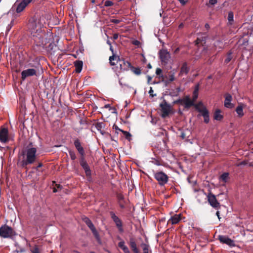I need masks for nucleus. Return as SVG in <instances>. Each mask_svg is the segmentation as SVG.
Masks as SVG:
<instances>
[{
	"instance_id": "f257e3e1",
	"label": "nucleus",
	"mask_w": 253,
	"mask_h": 253,
	"mask_svg": "<svg viewBox=\"0 0 253 253\" xmlns=\"http://www.w3.org/2000/svg\"><path fill=\"white\" fill-rule=\"evenodd\" d=\"M42 24L38 18L34 17L30 20L29 30L35 44L39 46H45L49 42L50 40L48 38V35L42 32Z\"/></svg>"
},
{
	"instance_id": "f03ea898",
	"label": "nucleus",
	"mask_w": 253,
	"mask_h": 253,
	"mask_svg": "<svg viewBox=\"0 0 253 253\" xmlns=\"http://www.w3.org/2000/svg\"><path fill=\"white\" fill-rule=\"evenodd\" d=\"M36 153L37 149L33 147L32 143H30L22 152L21 155L23 156V160L19 162L21 166L25 168L27 165L33 164L36 162L37 159Z\"/></svg>"
},
{
	"instance_id": "7ed1b4c3",
	"label": "nucleus",
	"mask_w": 253,
	"mask_h": 253,
	"mask_svg": "<svg viewBox=\"0 0 253 253\" xmlns=\"http://www.w3.org/2000/svg\"><path fill=\"white\" fill-rule=\"evenodd\" d=\"M160 107L161 111V116L163 118H165L173 113L172 106L168 104L165 100H164L160 104Z\"/></svg>"
},
{
	"instance_id": "20e7f679",
	"label": "nucleus",
	"mask_w": 253,
	"mask_h": 253,
	"mask_svg": "<svg viewBox=\"0 0 253 253\" xmlns=\"http://www.w3.org/2000/svg\"><path fill=\"white\" fill-rule=\"evenodd\" d=\"M0 237L4 238H12L15 236V231L10 226L7 225H2L0 228Z\"/></svg>"
},
{
	"instance_id": "39448f33",
	"label": "nucleus",
	"mask_w": 253,
	"mask_h": 253,
	"mask_svg": "<svg viewBox=\"0 0 253 253\" xmlns=\"http://www.w3.org/2000/svg\"><path fill=\"white\" fill-rule=\"evenodd\" d=\"M154 176L158 184L161 186H164L167 184L169 180V176L163 171H156L154 174Z\"/></svg>"
},
{
	"instance_id": "423d86ee",
	"label": "nucleus",
	"mask_w": 253,
	"mask_h": 253,
	"mask_svg": "<svg viewBox=\"0 0 253 253\" xmlns=\"http://www.w3.org/2000/svg\"><path fill=\"white\" fill-rule=\"evenodd\" d=\"M206 195L208 201L210 205L215 209H219L220 207V203L217 201L215 196L211 192H210L208 195L206 193L204 194Z\"/></svg>"
},
{
	"instance_id": "0eeeda50",
	"label": "nucleus",
	"mask_w": 253,
	"mask_h": 253,
	"mask_svg": "<svg viewBox=\"0 0 253 253\" xmlns=\"http://www.w3.org/2000/svg\"><path fill=\"white\" fill-rule=\"evenodd\" d=\"M160 57L162 64L166 65L170 59V55L166 49H161L159 51Z\"/></svg>"
},
{
	"instance_id": "6e6552de",
	"label": "nucleus",
	"mask_w": 253,
	"mask_h": 253,
	"mask_svg": "<svg viewBox=\"0 0 253 253\" xmlns=\"http://www.w3.org/2000/svg\"><path fill=\"white\" fill-rule=\"evenodd\" d=\"M33 0H22L20 2L15 3L14 6H16V11L20 13Z\"/></svg>"
},
{
	"instance_id": "1a4fd4ad",
	"label": "nucleus",
	"mask_w": 253,
	"mask_h": 253,
	"mask_svg": "<svg viewBox=\"0 0 253 253\" xmlns=\"http://www.w3.org/2000/svg\"><path fill=\"white\" fill-rule=\"evenodd\" d=\"M110 215L119 231L121 233H122L124 231V229L123 228V223L121 220L117 215H116V214L113 212H111Z\"/></svg>"
},
{
	"instance_id": "9d476101",
	"label": "nucleus",
	"mask_w": 253,
	"mask_h": 253,
	"mask_svg": "<svg viewBox=\"0 0 253 253\" xmlns=\"http://www.w3.org/2000/svg\"><path fill=\"white\" fill-rule=\"evenodd\" d=\"M9 140L8 131L7 128L1 127L0 129V141L5 143Z\"/></svg>"
},
{
	"instance_id": "9b49d317",
	"label": "nucleus",
	"mask_w": 253,
	"mask_h": 253,
	"mask_svg": "<svg viewBox=\"0 0 253 253\" xmlns=\"http://www.w3.org/2000/svg\"><path fill=\"white\" fill-rule=\"evenodd\" d=\"M218 238L222 243L226 244L230 247L235 246L234 242L226 236L219 235Z\"/></svg>"
},
{
	"instance_id": "f8f14e48",
	"label": "nucleus",
	"mask_w": 253,
	"mask_h": 253,
	"mask_svg": "<svg viewBox=\"0 0 253 253\" xmlns=\"http://www.w3.org/2000/svg\"><path fill=\"white\" fill-rule=\"evenodd\" d=\"M36 73L37 72L34 69H28L23 70L21 73V78L24 81L28 77L35 75Z\"/></svg>"
},
{
	"instance_id": "ddd939ff",
	"label": "nucleus",
	"mask_w": 253,
	"mask_h": 253,
	"mask_svg": "<svg viewBox=\"0 0 253 253\" xmlns=\"http://www.w3.org/2000/svg\"><path fill=\"white\" fill-rule=\"evenodd\" d=\"M75 147L78 151L81 156L85 155V152L84 148L82 146L81 142L79 139H76L74 142Z\"/></svg>"
},
{
	"instance_id": "4468645a",
	"label": "nucleus",
	"mask_w": 253,
	"mask_h": 253,
	"mask_svg": "<svg viewBox=\"0 0 253 253\" xmlns=\"http://www.w3.org/2000/svg\"><path fill=\"white\" fill-rule=\"evenodd\" d=\"M129 245L134 253H139V250L137 248V244L134 238H130Z\"/></svg>"
},
{
	"instance_id": "2eb2a0df",
	"label": "nucleus",
	"mask_w": 253,
	"mask_h": 253,
	"mask_svg": "<svg viewBox=\"0 0 253 253\" xmlns=\"http://www.w3.org/2000/svg\"><path fill=\"white\" fill-rule=\"evenodd\" d=\"M225 101H224V105L226 107L229 108H232L233 107V105L231 103V101L232 99V96L229 94L226 93L225 95Z\"/></svg>"
},
{
	"instance_id": "dca6fc26",
	"label": "nucleus",
	"mask_w": 253,
	"mask_h": 253,
	"mask_svg": "<svg viewBox=\"0 0 253 253\" xmlns=\"http://www.w3.org/2000/svg\"><path fill=\"white\" fill-rule=\"evenodd\" d=\"M88 228L90 229L91 231L92 234H93L94 236L95 237V239L97 240V241L99 242H100V238L99 237V233H98L97 231L96 230L95 227H94L93 224L92 222L87 225Z\"/></svg>"
},
{
	"instance_id": "f3484780",
	"label": "nucleus",
	"mask_w": 253,
	"mask_h": 253,
	"mask_svg": "<svg viewBox=\"0 0 253 253\" xmlns=\"http://www.w3.org/2000/svg\"><path fill=\"white\" fill-rule=\"evenodd\" d=\"M110 50L112 52L113 55L109 57V63L111 66H114L116 64V63L113 61L116 60L118 62L119 60H120V58L119 56L115 55L114 53V49L112 45L110 46Z\"/></svg>"
},
{
	"instance_id": "a211bd4d",
	"label": "nucleus",
	"mask_w": 253,
	"mask_h": 253,
	"mask_svg": "<svg viewBox=\"0 0 253 253\" xmlns=\"http://www.w3.org/2000/svg\"><path fill=\"white\" fill-rule=\"evenodd\" d=\"M246 106V105L243 103H239V105L237 107L236 109V112L238 114V116L239 118L242 117L244 115V113L243 112V108Z\"/></svg>"
},
{
	"instance_id": "6ab92c4d",
	"label": "nucleus",
	"mask_w": 253,
	"mask_h": 253,
	"mask_svg": "<svg viewBox=\"0 0 253 253\" xmlns=\"http://www.w3.org/2000/svg\"><path fill=\"white\" fill-rule=\"evenodd\" d=\"M181 219V214H175L171 216L170 219L169 220V222H170L172 224H175L178 223Z\"/></svg>"
},
{
	"instance_id": "aec40b11",
	"label": "nucleus",
	"mask_w": 253,
	"mask_h": 253,
	"mask_svg": "<svg viewBox=\"0 0 253 253\" xmlns=\"http://www.w3.org/2000/svg\"><path fill=\"white\" fill-rule=\"evenodd\" d=\"M183 104L185 108H189L194 105V102L188 96H186L183 98Z\"/></svg>"
},
{
	"instance_id": "412c9836",
	"label": "nucleus",
	"mask_w": 253,
	"mask_h": 253,
	"mask_svg": "<svg viewBox=\"0 0 253 253\" xmlns=\"http://www.w3.org/2000/svg\"><path fill=\"white\" fill-rule=\"evenodd\" d=\"M120 66L121 70H128L131 65L128 61L123 60L122 63H120Z\"/></svg>"
},
{
	"instance_id": "4be33fe9",
	"label": "nucleus",
	"mask_w": 253,
	"mask_h": 253,
	"mask_svg": "<svg viewBox=\"0 0 253 253\" xmlns=\"http://www.w3.org/2000/svg\"><path fill=\"white\" fill-rule=\"evenodd\" d=\"M189 68L187 67V64L186 62L182 64V66L180 69V71L179 73V76H181L183 75H186L189 72Z\"/></svg>"
},
{
	"instance_id": "5701e85b",
	"label": "nucleus",
	"mask_w": 253,
	"mask_h": 253,
	"mask_svg": "<svg viewBox=\"0 0 253 253\" xmlns=\"http://www.w3.org/2000/svg\"><path fill=\"white\" fill-rule=\"evenodd\" d=\"M118 247L123 251L124 253H130L128 247L125 245L124 241H121L118 243Z\"/></svg>"
},
{
	"instance_id": "b1692460",
	"label": "nucleus",
	"mask_w": 253,
	"mask_h": 253,
	"mask_svg": "<svg viewBox=\"0 0 253 253\" xmlns=\"http://www.w3.org/2000/svg\"><path fill=\"white\" fill-rule=\"evenodd\" d=\"M74 65L76 68V72L80 73L82 70L83 63L82 61H76L74 62Z\"/></svg>"
},
{
	"instance_id": "393cba45",
	"label": "nucleus",
	"mask_w": 253,
	"mask_h": 253,
	"mask_svg": "<svg viewBox=\"0 0 253 253\" xmlns=\"http://www.w3.org/2000/svg\"><path fill=\"white\" fill-rule=\"evenodd\" d=\"M141 247L142 248L143 253H152L149 245L142 243L141 244Z\"/></svg>"
},
{
	"instance_id": "a878e982",
	"label": "nucleus",
	"mask_w": 253,
	"mask_h": 253,
	"mask_svg": "<svg viewBox=\"0 0 253 253\" xmlns=\"http://www.w3.org/2000/svg\"><path fill=\"white\" fill-rule=\"evenodd\" d=\"M223 118L220 110H216L214 113V119L217 121H220Z\"/></svg>"
},
{
	"instance_id": "bb28decb",
	"label": "nucleus",
	"mask_w": 253,
	"mask_h": 253,
	"mask_svg": "<svg viewBox=\"0 0 253 253\" xmlns=\"http://www.w3.org/2000/svg\"><path fill=\"white\" fill-rule=\"evenodd\" d=\"M129 69L136 75L139 76L141 74V70L139 68H136L131 66Z\"/></svg>"
},
{
	"instance_id": "cd10ccee",
	"label": "nucleus",
	"mask_w": 253,
	"mask_h": 253,
	"mask_svg": "<svg viewBox=\"0 0 253 253\" xmlns=\"http://www.w3.org/2000/svg\"><path fill=\"white\" fill-rule=\"evenodd\" d=\"M80 164L83 168L88 165L86 161L85 160L84 156H81L80 159Z\"/></svg>"
},
{
	"instance_id": "c85d7f7f",
	"label": "nucleus",
	"mask_w": 253,
	"mask_h": 253,
	"mask_svg": "<svg viewBox=\"0 0 253 253\" xmlns=\"http://www.w3.org/2000/svg\"><path fill=\"white\" fill-rule=\"evenodd\" d=\"M229 178V173L224 172L220 177V179L224 182H227Z\"/></svg>"
},
{
	"instance_id": "c756f323",
	"label": "nucleus",
	"mask_w": 253,
	"mask_h": 253,
	"mask_svg": "<svg viewBox=\"0 0 253 253\" xmlns=\"http://www.w3.org/2000/svg\"><path fill=\"white\" fill-rule=\"evenodd\" d=\"M95 127L102 133V129L105 127V124L102 122H98L95 124Z\"/></svg>"
},
{
	"instance_id": "7c9ffc66",
	"label": "nucleus",
	"mask_w": 253,
	"mask_h": 253,
	"mask_svg": "<svg viewBox=\"0 0 253 253\" xmlns=\"http://www.w3.org/2000/svg\"><path fill=\"white\" fill-rule=\"evenodd\" d=\"M228 20L230 25H232L234 20V14L233 12L230 11L228 14Z\"/></svg>"
},
{
	"instance_id": "2f4dec72",
	"label": "nucleus",
	"mask_w": 253,
	"mask_h": 253,
	"mask_svg": "<svg viewBox=\"0 0 253 253\" xmlns=\"http://www.w3.org/2000/svg\"><path fill=\"white\" fill-rule=\"evenodd\" d=\"M119 131L122 132L124 134L125 138L126 139L128 140L129 141L130 140L131 135V134L129 132H127L126 131H124V130H123L122 129H119Z\"/></svg>"
},
{
	"instance_id": "473e14b6",
	"label": "nucleus",
	"mask_w": 253,
	"mask_h": 253,
	"mask_svg": "<svg viewBox=\"0 0 253 253\" xmlns=\"http://www.w3.org/2000/svg\"><path fill=\"white\" fill-rule=\"evenodd\" d=\"M174 74V73L171 71L169 73L168 77V83L171 82L175 80Z\"/></svg>"
},
{
	"instance_id": "72a5a7b5",
	"label": "nucleus",
	"mask_w": 253,
	"mask_h": 253,
	"mask_svg": "<svg viewBox=\"0 0 253 253\" xmlns=\"http://www.w3.org/2000/svg\"><path fill=\"white\" fill-rule=\"evenodd\" d=\"M83 169H84L85 174L87 176H90L91 175V170L88 165L85 167Z\"/></svg>"
},
{
	"instance_id": "f704fd0d",
	"label": "nucleus",
	"mask_w": 253,
	"mask_h": 253,
	"mask_svg": "<svg viewBox=\"0 0 253 253\" xmlns=\"http://www.w3.org/2000/svg\"><path fill=\"white\" fill-rule=\"evenodd\" d=\"M156 75L159 77V78H162L164 80V76L162 74V70L160 68H157L156 71Z\"/></svg>"
},
{
	"instance_id": "c9c22d12",
	"label": "nucleus",
	"mask_w": 253,
	"mask_h": 253,
	"mask_svg": "<svg viewBox=\"0 0 253 253\" xmlns=\"http://www.w3.org/2000/svg\"><path fill=\"white\" fill-rule=\"evenodd\" d=\"M69 154L71 159L72 160H75L77 158L76 153L74 151L71 150H69Z\"/></svg>"
},
{
	"instance_id": "e433bc0d",
	"label": "nucleus",
	"mask_w": 253,
	"mask_h": 253,
	"mask_svg": "<svg viewBox=\"0 0 253 253\" xmlns=\"http://www.w3.org/2000/svg\"><path fill=\"white\" fill-rule=\"evenodd\" d=\"M30 251L31 253H41L37 246H35L34 247L32 248Z\"/></svg>"
},
{
	"instance_id": "4c0bfd02",
	"label": "nucleus",
	"mask_w": 253,
	"mask_h": 253,
	"mask_svg": "<svg viewBox=\"0 0 253 253\" xmlns=\"http://www.w3.org/2000/svg\"><path fill=\"white\" fill-rule=\"evenodd\" d=\"M199 112L201 113V115L205 117L209 115V112L208 110L206 109H200L199 110Z\"/></svg>"
},
{
	"instance_id": "58836bf2",
	"label": "nucleus",
	"mask_w": 253,
	"mask_h": 253,
	"mask_svg": "<svg viewBox=\"0 0 253 253\" xmlns=\"http://www.w3.org/2000/svg\"><path fill=\"white\" fill-rule=\"evenodd\" d=\"M232 57L231 55V53H229L227 55L226 58L225 60V63L226 64L228 63L232 59Z\"/></svg>"
},
{
	"instance_id": "ea45409f",
	"label": "nucleus",
	"mask_w": 253,
	"mask_h": 253,
	"mask_svg": "<svg viewBox=\"0 0 253 253\" xmlns=\"http://www.w3.org/2000/svg\"><path fill=\"white\" fill-rule=\"evenodd\" d=\"M83 220L86 224V225H88L92 222L87 217H83Z\"/></svg>"
},
{
	"instance_id": "a19ab883",
	"label": "nucleus",
	"mask_w": 253,
	"mask_h": 253,
	"mask_svg": "<svg viewBox=\"0 0 253 253\" xmlns=\"http://www.w3.org/2000/svg\"><path fill=\"white\" fill-rule=\"evenodd\" d=\"M198 90V86H197V88L194 90L193 96V101L194 102L198 97L197 91Z\"/></svg>"
},
{
	"instance_id": "79ce46f5",
	"label": "nucleus",
	"mask_w": 253,
	"mask_h": 253,
	"mask_svg": "<svg viewBox=\"0 0 253 253\" xmlns=\"http://www.w3.org/2000/svg\"><path fill=\"white\" fill-rule=\"evenodd\" d=\"M113 4L114 3L109 0H107L104 2V5L107 7L112 6Z\"/></svg>"
},
{
	"instance_id": "37998d69",
	"label": "nucleus",
	"mask_w": 253,
	"mask_h": 253,
	"mask_svg": "<svg viewBox=\"0 0 253 253\" xmlns=\"http://www.w3.org/2000/svg\"><path fill=\"white\" fill-rule=\"evenodd\" d=\"M183 99H177L175 101H174L173 103L174 104H178V103H180L181 104H183Z\"/></svg>"
},
{
	"instance_id": "c03bdc74",
	"label": "nucleus",
	"mask_w": 253,
	"mask_h": 253,
	"mask_svg": "<svg viewBox=\"0 0 253 253\" xmlns=\"http://www.w3.org/2000/svg\"><path fill=\"white\" fill-rule=\"evenodd\" d=\"M56 187H54L53 188V192L55 193L58 191V189H61V186L60 185L56 184Z\"/></svg>"
},
{
	"instance_id": "a18cd8bd",
	"label": "nucleus",
	"mask_w": 253,
	"mask_h": 253,
	"mask_svg": "<svg viewBox=\"0 0 253 253\" xmlns=\"http://www.w3.org/2000/svg\"><path fill=\"white\" fill-rule=\"evenodd\" d=\"M153 92H154V91H153V90L152 89V87H150V90L149 91V93L150 94V96L152 97H154V96H155L156 95V94H153Z\"/></svg>"
},
{
	"instance_id": "49530a36",
	"label": "nucleus",
	"mask_w": 253,
	"mask_h": 253,
	"mask_svg": "<svg viewBox=\"0 0 253 253\" xmlns=\"http://www.w3.org/2000/svg\"><path fill=\"white\" fill-rule=\"evenodd\" d=\"M104 107L105 108H110V110H113V111L112 112L113 113H115L116 112V109L114 108H111L110 107V105L109 104H106L105 105Z\"/></svg>"
},
{
	"instance_id": "de8ad7c7",
	"label": "nucleus",
	"mask_w": 253,
	"mask_h": 253,
	"mask_svg": "<svg viewBox=\"0 0 253 253\" xmlns=\"http://www.w3.org/2000/svg\"><path fill=\"white\" fill-rule=\"evenodd\" d=\"M180 136L183 139L186 138V135L185 132H184V131L181 132Z\"/></svg>"
},
{
	"instance_id": "09e8293b",
	"label": "nucleus",
	"mask_w": 253,
	"mask_h": 253,
	"mask_svg": "<svg viewBox=\"0 0 253 253\" xmlns=\"http://www.w3.org/2000/svg\"><path fill=\"white\" fill-rule=\"evenodd\" d=\"M110 21L112 23H115V24H118L120 22V20L118 19H111Z\"/></svg>"
},
{
	"instance_id": "8fccbe9b",
	"label": "nucleus",
	"mask_w": 253,
	"mask_h": 253,
	"mask_svg": "<svg viewBox=\"0 0 253 253\" xmlns=\"http://www.w3.org/2000/svg\"><path fill=\"white\" fill-rule=\"evenodd\" d=\"M217 0H209V3L211 5H214L217 3Z\"/></svg>"
},
{
	"instance_id": "3c124183",
	"label": "nucleus",
	"mask_w": 253,
	"mask_h": 253,
	"mask_svg": "<svg viewBox=\"0 0 253 253\" xmlns=\"http://www.w3.org/2000/svg\"><path fill=\"white\" fill-rule=\"evenodd\" d=\"M205 41V40H203V39L202 38V39H201L200 38H198L197 40L196 41V44H199L200 43V42H201L202 41Z\"/></svg>"
},
{
	"instance_id": "603ef678",
	"label": "nucleus",
	"mask_w": 253,
	"mask_h": 253,
	"mask_svg": "<svg viewBox=\"0 0 253 253\" xmlns=\"http://www.w3.org/2000/svg\"><path fill=\"white\" fill-rule=\"evenodd\" d=\"M132 43L135 45H139V44H140V42L139 41H137V40H135L134 41H133L132 42Z\"/></svg>"
},
{
	"instance_id": "864d4df0",
	"label": "nucleus",
	"mask_w": 253,
	"mask_h": 253,
	"mask_svg": "<svg viewBox=\"0 0 253 253\" xmlns=\"http://www.w3.org/2000/svg\"><path fill=\"white\" fill-rule=\"evenodd\" d=\"M204 118V122L206 123H208L209 122V115L206 116Z\"/></svg>"
},
{
	"instance_id": "5fc2aeb1",
	"label": "nucleus",
	"mask_w": 253,
	"mask_h": 253,
	"mask_svg": "<svg viewBox=\"0 0 253 253\" xmlns=\"http://www.w3.org/2000/svg\"><path fill=\"white\" fill-rule=\"evenodd\" d=\"M42 166V163H39L38 165L35 168L36 170H38L39 168H41Z\"/></svg>"
},
{
	"instance_id": "6e6d98bb",
	"label": "nucleus",
	"mask_w": 253,
	"mask_h": 253,
	"mask_svg": "<svg viewBox=\"0 0 253 253\" xmlns=\"http://www.w3.org/2000/svg\"><path fill=\"white\" fill-rule=\"evenodd\" d=\"M247 164V162H246V161H242V162H241L239 163L237 165V166H242V165H246Z\"/></svg>"
},
{
	"instance_id": "4d7b16f0",
	"label": "nucleus",
	"mask_w": 253,
	"mask_h": 253,
	"mask_svg": "<svg viewBox=\"0 0 253 253\" xmlns=\"http://www.w3.org/2000/svg\"><path fill=\"white\" fill-rule=\"evenodd\" d=\"M118 38V34L117 33H115L113 35V39L114 40H117Z\"/></svg>"
},
{
	"instance_id": "13d9d810",
	"label": "nucleus",
	"mask_w": 253,
	"mask_h": 253,
	"mask_svg": "<svg viewBox=\"0 0 253 253\" xmlns=\"http://www.w3.org/2000/svg\"><path fill=\"white\" fill-rule=\"evenodd\" d=\"M152 80V77H150V76H147V82H148V84H150V82Z\"/></svg>"
},
{
	"instance_id": "bf43d9fd",
	"label": "nucleus",
	"mask_w": 253,
	"mask_h": 253,
	"mask_svg": "<svg viewBox=\"0 0 253 253\" xmlns=\"http://www.w3.org/2000/svg\"><path fill=\"white\" fill-rule=\"evenodd\" d=\"M178 1L182 4V5H184L186 3V1L184 0H178Z\"/></svg>"
},
{
	"instance_id": "052dcab7",
	"label": "nucleus",
	"mask_w": 253,
	"mask_h": 253,
	"mask_svg": "<svg viewBox=\"0 0 253 253\" xmlns=\"http://www.w3.org/2000/svg\"><path fill=\"white\" fill-rule=\"evenodd\" d=\"M176 90H177V93H176V94H172V95H173V96H174V95L177 96V94H178V92H179L180 91V87H177V88H176Z\"/></svg>"
},
{
	"instance_id": "680f3d73",
	"label": "nucleus",
	"mask_w": 253,
	"mask_h": 253,
	"mask_svg": "<svg viewBox=\"0 0 253 253\" xmlns=\"http://www.w3.org/2000/svg\"><path fill=\"white\" fill-rule=\"evenodd\" d=\"M113 128L115 129L116 130H119V129H121L120 128H119L118 127V126H116L115 125H114L113 126Z\"/></svg>"
},
{
	"instance_id": "e2e57ef3",
	"label": "nucleus",
	"mask_w": 253,
	"mask_h": 253,
	"mask_svg": "<svg viewBox=\"0 0 253 253\" xmlns=\"http://www.w3.org/2000/svg\"><path fill=\"white\" fill-rule=\"evenodd\" d=\"M205 27L207 29H209L210 28V25L208 23L205 24Z\"/></svg>"
},
{
	"instance_id": "0e129e2a",
	"label": "nucleus",
	"mask_w": 253,
	"mask_h": 253,
	"mask_svg": "<svg viewBox=\"0 0 253 253\" xmlns=\"http://www.w3.org/2000/svg\"><path fill=\"white\" fill-rule=\"evenodd\" d=\"M11 28V26H10V25H8L7 26V32H8L10 30Z\"/></svg>"
},
{
	"instance_id": "69168bd1",
	"label": "nucleus",
	"mask_w": 253,
	"mask_h": 253,
	"mask_svg": "<svg viewBox=\"0 0 253 253\" xmlns=\"http://www.w3.org/2000/svg\"><path fill=\"white\" fill-rule=\"evenodd\" d=\"M216 215L217 216L218 218L219 219H220V216H219V211H217L216 212Z\"/></svg>"
},
{
	"instance_id": "338daca9",
	"label": "nucleus",
	"mask_w": 253,
	"mask_h": 253,
	"mask_svg": "<svg viewBox=\"0 0 253 253\" xmlns=\"http://www.w3.org/2000/svg\"><path fill=\"white\" fill-rule=\"evenodd\" d=\"M107 43L109 45V46H111V43L109 40L107 41Z\"/></svg>"
},
{
	"instance_id": "774afa93",
	"label": "nucleus",
	"mask_w": 253,
	"mask_h": 253,
	"mask_svg": "<svg viewBox=\"0 0 253 253\" xmlns=\"http://www.w3.org/2000/svg\"><path fill=\"white\" fill-rule=\"evenodd\" d=\"M148 67L149 68H152L151 65L150 64L148 65Z\"/></svg>"
}]
</instances>
